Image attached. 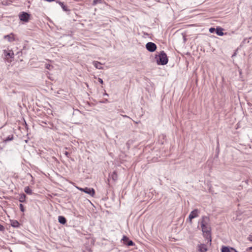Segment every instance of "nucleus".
Segmentation results:
<instances>
[{"label": "nucleus", "instance_id": "nucleus-22", "mask_svg": "<svg viewBox=\"0 0 252 252\" xmlns=\"http://www.w3.org/2000/svg\"><path fill=\"white\" fill-rule=\"evenodd\" d=\"M45 67L49 70H51L53 68V66L50 64H46Z\"/></svg>", "mask_w": 252, "mask_h": 252}, {"label": "nucleus", "instance_id": "nucleus-15", "mask_svg": "<svg viewBox=\"0 0 252 252\" xmlns=\"http://www.w3.org/2000/svg\"><path fill=\"white\" fill-rule=\"evenodd\" d=\"M98 3H106L104 0H94L92 3L93 5H95Z\"/></svg>", "mask_w": 252, "mask_h": 252}, {"label": "nucleus", "instance_id": "nucleus-27", "mask_svg": "<svg viewBox=\"0 0 252 252\" xmlns=\"http://www.w3.org/2000/svg\"><path fill=\"white\" fill-rule=\"evenodd\" d=\"M248 240H249L250 241L252 242V235H250L249 236V237H248Z\"/></svg>", "mask_w": 252, "mask_h": 252}, {"label": "nucleus", "instance_id": "nucleus-21", "mask_svg": "<svg viewBox=\"0 0 252 252\" xmlns=\"http://www.w3.org/2000/svg\"><path fill=\"white\" fill-rule=\"evenodd\" d=\"M13 135H9L8 136H7L5 139L4 140V141L5 142H7L8 141H11L13 139Z\"/></svg>", "mask_w": 252, "mask_h": 252}, {"label": "nucleus", "instance_id": "nucleus-7", "mask_svg": "<svg viewBox=\"0 0 252 252\" xmlns=\"http://www.w3.org/2000/svg\"><path fill=\"white\" fill-rule=\"evenodd\" d=\"M122 240L123 241L124 244L128 246H132L134 245V243L133 242V241L129 240V238L126 236H123Z\"/></svg>", "mask_w": 252, "mask_h": 252}, {"label": "nucleus", "instance_id": "nucleus-26", "mask_svg": "<svg viewBox=\"0 0 252 252\" xmlns=\"http://www.w3.org/2000/svg\"><path fill=\"white\" fill-rule=\"evenodd\" d=\"M98 82H99L100 84H103V80H102V79L101 78H98Z\"/></svg>", "mask_w": 252, "mask_h": 252}, {"label": "nucleus", "instance_id": "nucleus-6", "mask_svg": "<svg viewBox=\"0 0 252 252\" xmlns=\"http://www.w3.org/2000/svg\"><path fill=\"white\" fill-rule=\"evenodd\" d=\"M198 209H194V210L192 211L189 216L188 219L189 220V221L190 223H192V220L195 218H196L198 216Z\"/></svg>", "mask_w": 252, "mask_h": 252}, {"label": "nucleus", "instance_id": "nucleus-32", "mask_svg": "<svg viewBox=\"0 0 252 252\" xmlns=\"http://www.w3.org/2000/svg\"><path fill=\"white\" fill-rule=\"evenodd\" d=\"M249 250H252V247L249 248Z\"/></svg>", "mask_w": 252, "mask_h": 252}, {"label": "nucleus", "instance_id": "nucleus-4", "mask_svg": "<svg viewBox=\"0 0 252 252\" xmlns=\"http://www.w3.org/2000/svg\"><path fill=\"white\" fill-rule=\"evenodd\" d=\"M31 15L26 12H21L19 14V18L20 21L27 23L30 20Z\"/></svg>", "mask_w": 252, "mask_h": 252}, {"label": "nucleus", "instance_id": "nucleus-31", "mask_svg": "<svg viewBox=\"0 0 252 252\" xmlns=\"http://www.w3.org/2000/svg\"><path fill=\"white\" fill-rule=\"evenodd\" d=\"M123 117H124L128 118V116H127L126 115H123Z\"/></svg>", "mask_w": 252, "mask_h": 252}, {"label": "nucleus", "instance_id": "nucleus-16", "mask_svg": "<svg viewBox=\"0 0 252 252\" xmlns=\"http://www.w3.org/2000/svg\"><path fill=\"white\" fill-rule=\"evenodd\" d=\"M26 198V195L23 193L20 195L19 200L20 202H24Z\"/></svg>", "mask_w": 252, "mask_h": 252}, {"label": "nucleus", "instance_id": "nucleus-18", "mask_svg": "<svg viewBox=\"0 0 252 252\" xmlns=\"http://www.w3.org/2000/svg\"><path fill=\"white\" fill-rule=\"evenodd\" d=\"M57 2H58V1H57ZM58 3L61 6V7H62L63 9V11H68V9L67 6L64 5L63 2H61V1H59Z\"/></svg>", "mask_w": 252, "mask_h": 252}, {"label": "nucleus", "instance_id": "nucleus-2", "mask_svg": "<svg viewBox=\"0 0 252 252\" xmlns=\"http://www.w3.org/2000/svg\"><path fill=\"white\" fill-rule=\"evenodd\" d=\"M2 57L3 59L8 62H11V59H13L14 58V54L12 50L7 49L3 50Z\"/></svg>", "mask_w": 252, "mask_h": 252}, {"label": "nucleus", "instance_id": "nucleus-9", "mask_svg": "<svg viewBox=\"0 0 252 252\" xmlns=\"http://www.w3.org/2000/svg\"><path fill=\"white\" fill-rule=\"evenodd\" d=\"M84 192L90 195L91 196H94L95 194V190L93 188L86 187L84 188Z\"/></svg>", "mask_w": 252, "mask_h": 252}, {"label": "nucleus", "instance_id": "nucleus-23", "mask_svg": "<svg viewBox=\"0 0 252 252\" xmlns=\"http://www.w3.org/2000/svg\"><path fill=\"white\" fill-rule=\"evenodd\" d=\"M19 207H20L21 211H22L23 212H24L25 211V209H24V206L23 204H20Z\"/></svg>", "mask_w": 252, "mask_h": 252}, {"label": "nucleus", "instance_id": "nucleus-12", "mask_svg": "<svg viewBox=\"0 0 252 252\" xmlns=\"http://www.w3.org/2000/svg\"><path fill=\"white\" fill-rule=\"evenodd\" d=\"M58 221L60 223L62 224H64L66 222V220L65 217L62 216H59Z\"/></svg>", "mask_w": 252, "mask_h": 252}, {"label": "nucleus", "instance_id": "nucleus-8", "mask_svg": "<svg viewBox=\"0 0 252 252\" xmlns=\"http://www.w3.org/2000/svg\"><path fill=\"white\" fill-rule=\"evenodd\" d=\"M3 38L7 40L9 42H12L15 41V35L13 33H11L9 34L5 35L3 36Z\"/></svg>", "mask_w": 252, "mask_h": 252}, {"label": "nucleus", "instance_id": "nucleus-29", "mask_svg": "<svg viewBox=\"0 0 252 252\" xmlns=\"http://www.w3.org/2000/svg\"><path fill=\"white\" fill-rule=\"evenodd\" d=\"M231 250H233V251H234V252H237L235 249H234V248H231Z\"/></svg>", "mask_w": 252, "mask_h": 252}, {"label": "nucleus", "instance_id": "nucleus-33", "mask_svg": "<svg viewBox=\"0 0 252 252\" xmlns=\"http://www.w3.org/2000/svg\"><path fill=\"white\" fill-rule=\"evenodd\" d=\"M104 95H108V94H106V93H105V94H104Z\"/></svg>", "mask_w": 252, "mask_h": 252}, {"label": "nucleus", "instance_id": "nucleus-24", "mask_svg": "<svg viewBox=\"0 0 252 252\" xmlns=\"http://www.w3.org/2000/svg\"><path fill=\"white\" fill-rule=\"evenodd\" d=\"M216 30L214 28H211L209 29V32L211 33L214 32Z\"/></svg>", "mask_w": 252, "mask_h": 252}, {"label": "nucleus", "instance_id": "nucleus-14", "mask_svg": "<svg viewBox=\"0 0 252 252\" xmlns=\"http://www.w3.org/2000/svg\"><path fill=\"white\" fill-rule=\"evenodd\" d=\"M11 225L13 227H19L20 223L17 220H13L11 221Z\"/></svg>", "mask_w": 252, "mask_h": 252}, {"label": "nucleus", "instance_id": "nucleus-17", "mask_svg": "<svg viewBox=\"0 0 252 252\" xmlns=\"http://www.w3.org/2000/svg\"><path fill=\"white\" fill-rule=\"evenodd\" d=\"M25 192L28 194H32V190L29 187H26L24 189Z\"/></svg>", "mask_w": 252, "mask_h": 252}, {"label": "nucleus", "instance_id": "nucleus-1", "mask_svg": "<svg viewBox=\"0 0 252 252\" xmlns=\"http://www.w3.org/2000/svg\"><path fill=\"white\" fill-rule=\"evenodd\" d=\"M210 219L207 216H203L201 220L199 221L201 224V227L203 233V236L208 241L211 242V227L209 224Z\"/></svg>", "mask_w": 252, "mask_h": 252}, {"label": "nucleus", "instance_id": "nucleus-5", "mask_svg": "<svg viewBox=\"0 0 252 252\" xmlns=\"http://www.w3.org/2000/svg\"><path fill=\"white\" fill-rule=\"evenodd\" d=\"M146 48L149 52H153L157 49V45L153 42H149L146 44Z\"/></svg>", "mask_w": 252, "mask_h": 252}, {"label": "nucleus", "instance_id": "nucleus-25", "mask_svg": "<svg viewBox=\"0 0 252 252\" xmlns=\"http://www.w3.org/2000/svg\"><path fill=\"white\" fill-rule=\"evenodd\" d=\"M5 230L4 227L0 224V231H4Z\"/></svg>", "mask_w": 252, "mask_h": 252}, {"label": "nucleus", "instance_id": "nucleus-28", "mask_svg": "<svg viewBox=\"0 0 252 252\" xmlns=\"http://www.w3.org/2000/svg\"><path fill=\"white\" fill-rule=\"evenodd\" d=\"M77 189H79V190L80 191H83L84 192V188H80V187H77Z\"/></svg>", "mask_w": 252, "mask_h": 252}, {"label": "nucleus", "instance_id": "nucleus-19", "mask_svg": "<svg viewBox=\"0 0 252 252\" xmlns=\"http://www.w3.org/2000/svg\"><path fill=\"white\" fill-rule=\"evenodd\" d=\"M112 179L115 181L118 179V175L115 171L113 172L111 176Z\"/></svg>", "mask_w": 252, "mask_h": 252}, {"label": "nucleus", "instance_id": "nucleus-10", "mask_svg": "<svg viewBox=\"0 0 252 252\" xmlns=\"http://www.w3.org/2000/svg\"><path fill=\"white\" fill-rule=\"evenodd\" d=\"M198 251L200 252H205L207 250V246L205 244H200L198 246Z\"/></svg>", "mask_w": 252, "mask_h": 252}, {"label": "nucleus", "instance_id": "nucleus-30", "mask_svg": "<svg viewBox=\"0 0 252 252\" xmlns=\"http://www.w3.org/2000/svg\"><path fill=\"white\" fill-rule=\"evenodd\" d=\"M65 155L67 157H68V155H69V153H68L67 152H66L65 153Z\"/></svg>", "mask_w": 252, "mask_h": 252}, {"label": "nucleus", "instance_id": "nucleus-3", "mask_svg": "<svg viewBox=\"0 0 252 252\" xmlns=\"http://www.w3.org/2000/svg\"><path fill=\"white\" fill-rule=\"evenodd\" d=\"M168 61L167 55L164 51H162L158 55V59H157V62L158 64L165 65Z\"/></svg>", "mask_w": 252, "mask_h": 252}, {"label": "nucleus", "instance_id": "nucleus-20", "mask_svg": "<svg viewBox=\"0 0 252 252\" xmlns=\"http://www.w3.org/2000/svg\"><path fill=\"white\" fill-rule=\"evenodd\" d=\"M221 252H230V251L228 247L222 246Z\"/></svg>", "mask_w": 252, "mask_h": 252}, {"label": "nucleus", "instance_id": "nucleus-13", "mask_svg": "<svg viewBox=\"0 0 252 252\" xmlns=\"http://www.w3.org/2000/svg\"><path fill=\"white\" fill-rule=\"evenodd\" d=\"M222 31L223 29L221 28H217L216 30V32L217 35L219 36H222L224 34Z\"/></svg>", "mask_w": 252, "mask_h": 252}, {"label": "nucleus", "instance_id": "nucleus-11", "mask_svg": "<svg viewBox=\"0 0 252 252\" xmlns=\"http://www.w3.org/2000/svg\"><path fill=\"white\" fill-rule=\"evenodd\" d=\"M93 64L96 68L103 69V67L101 66L102 64L100 62L98 61H94Z\"/></svg>", "mask_w": 252, "mask_h": 252}]
</instances>
